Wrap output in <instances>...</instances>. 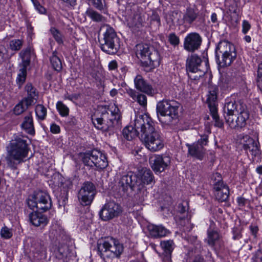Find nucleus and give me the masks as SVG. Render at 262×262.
Returning a JSON list of instances; mask_svg holds the SVG:
<instances>
[{"label": "nucleus", "mask_w": 262, "mask_h": 262, "mask_svg": "<svg viewBox=\"0 0 262 262\" xmlns=\"http://www.w3.org/2000/svg\"><path fill=\"white\" fill-rule=\"evenodd\" d=\"M240 105H245L243 103H236L235 101L227 102L224 107V117L226 118L227 116H231L237 113V110Z\"/></svg>", "instance_id": "c756f323"}, {"label": "nucleus", "mask_w": 262, "mask_h": 262, "mask_svg": "<svg viewBox=\"0 0 262 262\" xmlns=\"http://www.w3.org/2000/svg\"><path fill=\"white\" fill-rule=\"evenodd\" d=\"M68 201V191H66L63 195L60 196L58 199V204L60 207L64 206Z\"/></svg>", "instance_id": "864d4df0"}, {"label": "nucleus", "mask_w": 262, "mask_h": 262, "mask_svg": "<svg viewBox=\"0 0 262 262\" xmlns=\"http://www.w3.org/2000/svg\"><path fill=\"white\" fill-rule=\"evenodd\" d=\"M208 142V136L204 135L197 142L192 144H187L188 149V154L192 157L198 159L202 160L205 153V149L204 146L206 145Z\"/></svg>", "instance_id": "2eb2a0df"}, {"label": "nucleus", "mask_w": 262, "mask_h": 262, "mask_svg": "<svg viewBox=\"0 0 262 262\" xmlns=\"http://www.w3.org/2000/svg\"><path fill=\"white\" fill-rule=\"evenodd\" d=\"M100 31H104L99 41L101 49L108 54H116L119 48V38L114 29L107 25L101 26Z\"/></svg>", "instance_id": "39448f33"}, {"label": "nucleus", "mask_w": 262, "mask_h": 262, "mask_svg": "<svg viewBox=\"0 0 262 262\" xmlns=\"http://www.w3.org/2000/svg\"><path fill=\"white\" fill-rule=\"evenodd\" d=\"M23 46V41L20 39H13L10 41V49L13 51L19 50Z\"/></svg>", "instance_id": "49530a36"}, {"label": "nucleus", "mask_w": 262, "mask_h": 262, "mask_svg": "<svg viewBox=\"0 0 262 262\" xmlns=\"http://www.w3.org/2000/svg\"><path fill=\"white\" fill-rule=\"evenodd\" d=\"M63 233L62 230L57 225H53L50 231V237L57 239Z\"/></svg>", "instance_id": "ea45409f"}, {"label": "nucleus", "mask_w": 262, "mask_h": 262, "mask_svg": "<svg viewBox=\"0 0 262 262\" xmlns=\"http://www.w3.org/2000/svg\"><path fill=\"white\" fill-rule=\"evenodd\" d=\"M179 211L181 213H184L188 209V203L185 202L180 204L178 206Z\"/></svg>", "instance_id": "4d7b16f0"}, {"label": "nucleus", "mask_w": 262, "mask_h": 262, "mask_svg": "<svg viewBox=\"0 0 262 262\" xmlns=\"http://www.w3.org/2000/svg\"><path fill=\"white\" fill-rule=\"evenodd\" d=\"M218 92V88L215 85L209 88L206 102L210 110L213 111L217 108Z\"/></svg>", "instance_id": "5701e85b"}, {"label": "nucleus", "mask_w": 262, "mask_h": 262, "mask_svg": "<svg viewBox=\"0 0 262 262\" xmlns=\"http://www.w3.org/2000/svg\"><path fill=\"white\" fill-rule=\"evenodd\" d=\"M30 222L34 226H44L48 223V219L46 215L38 211H32L28 215Z\"/></svg>", "instance_id": "aec40b11"}, {"label": "nucleus", "mask_w": 262, "mask_h": 262, "mask_svg": "<svg viewBox=\"0 0 262 262\" xmlns=\"http://www.w3.org/2000/svg\"><path fill=\"white\" fill-rule=\"evenodd\" d=\"M136 100L141 105L145 106L147 104V98L146 96L142 94H137L136 97Z\"/></svg>", "instance_id": "603ef678"}, {"label": "nucleus", "mask_w": 262, "mask_h": 262, "mask_svg": "<svg viewBox=\"0 0 262 262\" xmlns=\"http://www.w3.org/2000/svg\"><path fill=\"white\" fill-rule=\"evenodd\" d=\"M121 115L119 108L115 104L106 109L102 107L101 116L92 118L94 126L98 129L103 132H113L115 127L118 125Z\"/></svg>", "instance_id": "7ed1b4c3"}, {"label": "nucleus", "mask_w": 262, "mask_h": 262, "mask_svg": "<svg viewBox=\"0 0 262 262\" xmlns=\"http://www.w3.org/2000/svg\"><path fill=\"white\" fill-rule=\"evenodd\" d=\"M29 54H30L29 51L27 50L25 51H22L19 54L20 56L22 59L23 62V68H25L26 69L27 67L30 63V60L28 59L27 58H26V56L27 55H29Z\"/></svg>", "instance_id": "8fccbe9b"}, {"label": "nucleus", "mask_w": 262, "mask_h": 262, "mask_svg": "<svg viewBox=\"0 0 262 262\" xmlns=\"http://www.w3.org/2000/svg\"><path fill=\"white\" fill-rule=\"evenodd\" d=\"M127 94L131 97L134 100L136 99L137 94L136 91L132 89H129L127 91Z\"/></svg>", "instance_id": "0e129e2a"}, {"label": "nucleus", "mask_w": 262, "mask_h": 262, "mask_svg": "<svg viewBox=\"0 0 262 262\" xmlns=\"http://www.w3.org/2000/svg\"><path fill=\"white\" fill-rule=\"evenodd\" d=\"M160 246L163 250L162 258L163 262H171V255L174 248V243L172 240L163 241Z\"/></svg>", "instance_id": "4be33fe9"}, {"label": "nucleus", "mask_w": 262, "mask_h": 262, "mask_svg": "<svg viewBox=\"0 0 262 262\" xmlns=\"http://www.w3.org/2000/svg\"><path fill=\"white\" fill-rule=\"evenodd\" d=\"M244 139H246V143L243 145L244 149L248 152L249 151L252 156L256 157L260 154V151L258 146V142L255 141L252 138L246 136Z\"/></svg>", "instance_id": "b1692460"}, {"label": "nucleus", "mask_w": 262, "mask_h": 262, "mask_svg": "<svg viewBox=\"0 0 262 262\" xmlns=\"http://www.w3.org/2000/svg\"><path fill=\"white\" fill-rule=\"evenodd\" d=\"M26 75L27 71L25 68H22L19 70L16 81L20 85H21L25 81Z\"/></svg>", "instance_id": "c03bdc74"}, {"label": "nucleus", "mask_w": 262, "mask_h": 262, "mask_svg": "<svg viewBox=\"0 0 262 262\" xmlns=\"http://www.w3.org/2000/svg\"><path fill=\"white\" fill-rule=\"evenodd\" d=\"M134 14L130 16L127 21L129 27L133 29H140L145 23V14L142 13L137 8H133Z\"/></svg>", "instance_id": "a211bd4d"}, {"label": "nucleus", "mask_w": 262, "mask_h": 262, "mask_svg": "<svg viewBox=\"0 0 262 262\" xmlns=\"http://www.w3.org/2000/svg\"><path fill=\"white\" fill-rule=\"evenodd\" d=\"M35 114L37 119L42 121L47 116V108L42 104H37L35 106Z\"/></svg>", "instance_id": "c9c22d12"}, {"label": "nucleus", "mask_w": 262, "mask_h": 262, "mask_svg": "<svg viewBox=\"0 0 262 262\" xmlns=\"http://www.w3.org/2000/svg\"><path fill=\"white\" fill-rule=\"evenodd\" d=\"M150 27L155 30H157L161 25L160 18L158 14L152 12L149 17Z\"/></svg>", "instance_id": "4c0bfd02"}, {"label": "nucleus", "mask_w": 262, "mask_h": 262, "mask_svg": "<svg viewBox=\"0 0 262 262\" xmlns=\"http://www.w3.org/2000/svg\"><path fill=\"white\" fill-rule=\"evenodd\" d=\"M148 229L150 235L153 237L165 236L168 233V230L161 225H150L148 226Z\"/></svg>", "instance_id": "cd10ccee"}, {"label": "nucleus", "mask_w": 262, "mask_h": 262, "mask_svg": "<svg viewBox=\"0 0 262 262\" xmlns=\"http://www.w3.org/2000/svg\"><path fill=\"white\" fill-rule=\"evenodd\" d=\"M50 62L53 68L58 72L62 69V63L60 59L57 56V52L55 51L52 53V56L50 57Z\"/></svg>", "instance_id": "72a5a7b5"}, {"label": "nucleus", "mask_w": 262, "mask_h": 262, "mask_svg": "<svg viewBox=\"0 0 262 262\" xmlns=\"http://www.w3.org/2000/svg\"><path fill=\"white\" fill-rule=\"evenodd\" d=\"M117 94L118 91L115 89H113L110 91V95L112 97L115 96Z\"/></svg>", "instance_id": "774afa93"}, {"label": "nucleus", "mask_w": 262, "mask_h": 262, "mask_svg": "<svg viewBox=\"0 0 262 262\" xmlns=\"http://www.w3.org/2000/svg\"><path fill=\"white\" fill-rule=\"evenodd\" d=\"M31 1L32 2L36 10H37L40 13L44 14L46 12V9L40 4L38 1L37 0H31Z\"/></svg>", "instance_id": "5fc2aeb1"}, {"label": "nucleus", "mask_w": 262, "mask_h": 262, "mask_svg": "<svg viewBox=\"0 0 262 262\" xmlns=\"http://www.w3.org/2000/svg\"><path fill=\"white\" fill-rule=\"evenodd\" d=\"M25 90L27 93V97L24 99L27 102V104L33 105L34 103L36 97L37 96L36 89L31 83H28L25 86Z\"/></svg>", "instance_id": "7c9ffc66"}, {"label": "nucleus", "mask_w": 262, "mask_h": 262, "mask_svg": "<svg viewBox=\"0 0 262 262\" xmlns=\"http://www.w3.org/2000/svg\"><path fill=\"white\" fill-rule=\"evenodd\" d=\"M235 46L226 40L220 41L215 49V57L221 67L230 66L236 57Z\"/></svg>", "instance_id": "0eeeda50"}, {"label": "nucleus", "mask_w": 262, "mask_h": 262, "mask_svg": "<svg viewBox=\"0 0 262 262\" xmlns=\"http://www.w3.org/2000/svg\"><path fill=\"white\" fill-rule=\"evenodd\" d=\"M135 126L140 130L145 146L151 152H156L164 147V142L159 132L156 130L154 123L147 114L136 116Z\"/></svg>", "instance_id": "f257e3e1"}, {"label": "nucleus", "mask_w": 262, "mask_h": 262, "mask_svg": "<svg viewBox=\"0 0 262 262\" xmlns=\"http://www.w3.org/2000/svg\"><path fill=\"white\" fill-rule=\"evenodd\" d=\"M83 163L88 166H96L103 169L107 166L105 156L100 151L94 149L80 154Z\"/></svg>", "instance_id": "9b49d317"}, {"label": "nucleus", "mask_w": 262, "mask_h": 262, "mask_svg": "<svg viewBox=\"0 0 262 262\" xmlns=\"http://www.w3.org/2000/svg\"><path fill=\"white\" fill-rule=\"evenodd\" d=\"M97 247L98 254L103 258L119 257L124 249L123 245L112 237L99 240Z\"/></svg>", "instance_id": "423d86ee"}, {"label": "nucleus", "mask_w": 262, "mask_h": 262, "mask_svg": "<svg viewBox=\"0 0 262 262\" xmlns=\"http://www.w3.org/2000/svg\"><path fill=\"white\" fill-rule=\"evenodd\" d=\"M168 39L173 47L178 46L180 44V38L174 33H170L168 36Z\"/></svg>", "instance_id": "de8ad7c7"}, {"label": "nucleus", "mask_w": 262, "mask_h": 262, "mask_svg": "<svg viewBox=\"0 0 262 262\" xmlns=\"http://www.w3.org/2000/svg\"><path fill=\"white\" fill-rule=\"evenodd\" d=\"M135 126V120H134V127L128 126L125 127L122 131V134L124 138L130 141L139 135L140 130H137Z\"/></svg>", "instance_id": "2f4dec72"}, {"label": "nucleus", "mask_w": 262, "mask_h": 262, "mask_svg": "<svg viewBox=\"0 0 262 262\" xmlns=\"http://www.w3.org/2000/svg\"><path fill=\"white\" fill-rule=\"evenodd\" d=\"M252 262H262V251L258 250L252 257Z\"/></svg>", "instance_id": "6e6d98bb"}, {"label": "nucleus", "mask_w": 262, "mask_h": 262, "mask_svg": "<svg viewBox=\"0 0 262 262\" xmlns=\"http://www.w3.org/2000/svg\"><path fill=\"white\" fill-rule=\"evenodd\" d=\"M50 130L53 134H58L60 131V127L56 124H52L50 127Z\"/></svg>", "instance_id": "bf43d9fd"}, {"label": "nucleus", "mask_w": 262, "mask_h": 262, "mask_svg": "<svg viewBox=\"0 0 262 262\" xmlns=\"http://www.w3.org/2000/svg\"><path fill=\"white\" fill-rule=\"evenodd\" d=\"M211 21L215 23L217 21V15L215 13H213L211 16Z\"/></svg>", "instance_id": "338daca9"}, {"label": "nucleus", "mask_w": 262, "mask_h": 262, "mask_svg": "<svg viewBox=\"0 0 262 262\" xmlns=\"http://www.w3.org/2000/svg\"><path fill=\"white\" fill-rule=\"evenodd\" d=\"M56 107L61 116L63 117L68 116L69 109L61 101L57 102L56 104Z\"/></svg>", "instance_id": "a19ab883"}, {"label": "nucleus", "mask_w": 262, "mask_h": 262, "mask_svg": "<svg viewBox=\"0 0 262 262\" xmlns=\"http://www.w3.org/2000/svg\"><path fill=\"white\" fill-rule=\"evenodd\" d=\"M202 43V38L197 33H190L185 37L184 48L188 52H193L200 48Z\"/></svg>", "instance_id": "f3484780"}, {"label": "nucleus", "mask_w": 262, "mask_h": 262, "mask_svg": "<svg viewBox=\"0 0 262 262\" xmlns=\"http://www.w3.org/2000/svg\"><path fill=\"white\" fill-rule=\"evenodd\" d=\"M73 254L74 253L70 250L69 246L67 245H62L59 246L56 252V257L64 261H67Z\"/></svg>", "instance_id": "bb28decb"}, {"label": "nucleus", "mask_w": 262, "mask_h": 262, "mask_svg": "<svg viewBox=\"0 0 262 262\" xmlns=\"http://www.w3.org/2000/svg\"><path fill=\"white\" fill-rule=\"evenodd\" d=\"M226 122L230 126L231 128L237 129L240 128L238 125V118H237V113L231 116H227L225 118Z\"/></svg>", "instance_id": "58836bf2"}, {"label": "nucleus", "mask_w": 262, "mask_h": 262, "mask_svg": "<svg viewBox=\"0 0 262 262\" xmlns=\"http://www.w3.org/2000/svg\"><path fill=\"white\" fill-rule=\"evenodd\" d=\"M122 212L120 205L114 201L106 203L99 212L100 217L103 221H108L118 216Z\"/></svg>", "instance_id": "4468645a"}, {"label": "nucleus", "mask_w": 262, "mask_h": 262, "mask_svg": "<svg viewBox=\"0 0 262 262\" xmlns=\"http://www.w3.org/2000/svg\"><path fill=\"white\" fill-rule=\"evenodd\" d=\"M154 179L152 172L149 169L144 170L140 176L128 172L122 176L119 180L118 185L119 192L120 195H124L129 188L132 191L140 192L143 198L147 194L145 185L151 184L154 181ZM143 201L144 198H141L140 200L141 202Z\"/></svg>", "instance_id": "f03ea898"}, {"label": "nucleus", "mask_w": 262, "mask_h": 262, "mask_svg": "<svg viewBox=\"0 0 262 262\" xmlns=\"http://www.w3.org/2000/svg\"><path fill=\"white\" fill-rule=\"evenodd\" d=\"M198 16L196 11L191 8H187L186 12L183 15L181 19H178V24L179 25H191L194 21L196 20Z\"/></svg>", "instance_id": "393cba45"}, {"label": "nucleus", "mask_w": 262, "mask_h": 262, "mask_svg": "<svg viewBox=\"0 0 262 262\" xmlns=\"http://www.w3.org/2000/svg\"><path fill=\"white\" fill-rule=\"evenodd\" d=\"M32 104H27V102L23 99L19 103L16 104L13 108L14 113L16 115H19L26 111Z\"/></svg>", "instance_id": "e433bc0d"}, {"label": "nucleus", "mask_w": 262, "mask_h": 262, "mask_svg": "<svg viewBox=\"0 0 262 262\" xmlns=\"http://www.w3.org/2000/svg\"><path fill=\"white\" fill-rule=\"evenodd\" d=\"M201 58L196 54L191 55L186 61L188 77L193 80H198L203 76L207 70V67L202 66Z\"/></svg>", "instance_id": "f8f14e48"}, {"label": "nucleus", "mask_w": 262, "mask_h": 262, "mask_svg": "<svg viewBox=\"0 0 262 262\" xmlns=\"http://www.w3.org/2000/svg\"><path fill=\"white\" fill-rule=\"evenodd\" d=\"M237 202L238 206L241 207H243L247 203V200L243 197H238L237 199Z\"/></svg>", "instance_id": "680f3d73"}, {"label": "nucleus", "mask_w": 262, "mask_h": 262, "mask_svg": "<svg viewBox=\"0 0 262 262\" xmlns=\"http://www.w3.org/2000/svg\"><path fill=\"white\" fill-rule=\"evenodd\" d=\"M8 151L9 156L7 157V161L9 164L12 159L17 161L18 163H20L28 155V147L27 140L17 138L13 141Z\"/></svg>", "instance_id": "1a4fd4ad"}, {"label": "nucleus", "mask_w": 262, "mask_h": 262, "mask_svg": "<svg viewBox=\"0 0 262 262\" xmlns=\"http://www.w3.org/2000/svg\"><path fill=\"white\" fill-rule=\"evenodd\" d=\"M214 195L220 202L226 201L229 196V188L226 184H215L213 187Z\"/></svg>", "instance_id": "6ab92c4d"}, {"label": "nucleus", "mask_w": 262, "mask_h": 262, "mask_svg": "<svg viewBox=\"0 0 262 262\" xmlns=\"http://www.w3.org/2000/svg\"><path fill=\"white\" fill-rule=\"evenodd\" d=\"M211 180L213 182V187H214L215 184H224L222 180V178L221 174L218 172H216L212 174Z\"/></svg>", "instance_id": "3c124183"}, {"label": "nucleus", "mask_w": 262, "mask_h": 262, "mask_svg": "<svg viewBox=\"0 0 262 262\" xmlns=\"http://www.w3.org/2000/svg\"><path fill=\"white\" fill-rule=\"evenodd\" d=\"M134 83L136 88L139 91L148 95H152L153 89L151 85L148 83L140 75H138L134 79Z\"/></svg>", "instance_id": "412c9836"}, {"label": "nucleus", "mask_w": 262, "mask_h": 262, "mask_svg": "<svg viewBox=\"0 0 262 262\" xmlns=\"http://www.w3.org/2000/svg\"><path fill=\"white\" fill-rule=\"evenodd\" d=\"M21 127L28 134L31 135H34L35 129L31 113H28L24 117L21 124Z\"/></svg>", "instance_id": "a878e982"}, {"label": "nucleus", "mask_w": 262, "mask_h": 262, "mask_svg": "<svg viewBox=\"0 0 262 262\" xmlns=\"http://www.w3.org/2000/svg\"><path fill=\"white\" fill-rule=\"evenodd\" d=\"M237 118H238V125L240 128L245 127L247 124V121L249 118V113L245 105H240L237 110Z\"/></svg>", "instance_id": "c85d7f7f"}, {"label": "nucleus", "mask_w": 262, "mask_h": 262, "mask_svg": "<svg viewBox=\"0 0 262 262\" xmlns=\"http://www.w3.org/2000/svg\"><path fill=\"white\" fill-rule=\"evenodd\" d=\"M207 235V239L206 241L208 245L211 247H213L215 243L220 238L219 232L215 230H208Z\"/></svg>", "instance_id": "f704fd0d"}, {"label": "nucleus", "mask_w": 262, "mask_h": 262, "mask_svg": "<svg viewBox=\"0 0 262 262\" xmlns=\"http://www.w3.org/2000/svg\"><path fill=\"white\" fill-rule=\"evenodd\" d=\"M149 163L156 173H161L170 164V158L166 155H154L149 158Z\"/></svg>", "instance_id": "dca6fc26"}, {"label": "nucleus", "mask_w": 262, "mask_h": 262, "mask_svg": "<svg viewBox=\"0 0 262 262\" xmlns=\"http://www.w3.org/2000/svg\"><path fill=\"white\" fill-rule=\"evenodd\" d=\"M50 32L58 44L63 43L62 35L57 29L52 27L50 29Z\"/></svg>", "instance_id": "37998d69"}, {"label": "nucleus", "mask_w": 262, "mask_h": 262, "mask_svg": "<svg viewBox=\"0 0 262 262\" xmlns=\"http://www.w3.org/2000/svg\"><path fill=\"white\" fill-rule=\"evenodd\" d=\"M210 112L213 120L214 121V125L218 127H222L223 126V122L219 118L217 108L214 109L213 111L211 110Z\"/></svg>", "instance_id": "79ce46f5"}, {"label": "nucleus", "mask_w": 262, "mask_h": 262, "mask_svg": "<svg viewBox=\"0 0 262 262\" xmlns=\"http://www.w3.org/2000/svg\"><path fill=\"white\" fill-rule=\"evenodd\" d=\"M177 103L174 101L162 100L157 105V112L159 121L165 124H170L178 117Z\"/></svg>", "instance_id": "6e6552de"}, {"label": "nucleus", "mask_w": 262, "mask_h": 262, "mask_svg": "<svg viewBox=\"0 0 262 262\" xmlns=\"http://www.w3.org/2000/svg\"><path fill=\"white\" fill-rule=\"evenodd\" d=\"M28 207L33 210L34 208L43 212L47 211L52 207V202L49 194L42 191L35 192L29 196L27 201Z\"/></svg>", "instance_id": "9d476101"}, {"label": "nucleus", "mask_w": 262, "mask_h": 262, "mask_svg": "<svg viewBox=\"0 0 262 262\" xmlns=\"http://www.w3.org/2000/svg\"><path fill=\"white\" fill-rule=\"evenodd\" d=\"M256 83L259 89L262 91V63H259L258 66Z\"/></svg>", "instance_id": "a18cd8bd"}, {"label": "nucleus", "mask_w": 262, "mask_h": 262, "mask_svg": "<svg viewBox=\"0 0 262 262\" xmlns=\"http://www.w3.org/2000/svg\"><path fill=\"white\" fill-rule=\"evenodd\" d=\"M96 190L94 185L91 182H85L78 194V198L80 204L83 206L90 205L95 195Z\"/></svg>", "instance_id": "ddd939ff"}, {"label": "nucleus", "mask_w": 262, "mask_h": 262, "mask_svg": "<svg viewBox=\"0 0 262 262\" xmlns=\"http://www.w3.org/2000/svg\"><path fill=\"white\" fill-rule=\"evenodd\" d=\"M251 28L250 23L246 20H244L242 23V32L246 34Z\"/></svg>", "instance_id": "13d9d810"}, {"label": "nucleus", "mask_w": 262, "mask_h": 262, "mask_svg": "<svg viewBox=\"0 0 262 262\" xmlns=\"http://www.w3.org/2000/svg\"><path fill=\"white\" fill-rule=\"evenodd\" d=\"M250 230L252 233V234L254 236H255L257 231H258V228L256 226H250Z\"/></svg>", "instance_id": "69168bd1"}, {"label": "nucleus", "mask_w": 262, "mask_h": 262, "mask_svg": "<svg viewBox=\"0 0 262 262\" xmlns=\"http://www.w3.org/2000/svg\"><path fill=\"white\" fill-rule=\"evenodd\" d=\"M188 262H205V260L202 256L198 254Z\"/></svg>", "instance_id": "052dcab7"}, {"label": "nucleus", "mask_w": 262, "mask_h": 262, "mask_svg": "<svg viewBox=\"0 0 262 262\" xmlns=\"http://www.w3.org/2000/svg\"><path fill=\"white\" fill-rule=\"evenodd\" d=\"M12 229L4 226L1 230V235L5 239H9L12 236Z\"/></svg>", "instance_id": "09e8293b"}, {"label": "nucleus", "mask_w": 262, "mask_h": 262, "mask_svg": "<svg viewBox=\"0 0 262 262\" xmlns=\"http://www.w3.org/2000/svg\"><path fill=\"white\" fill-rule=\"evenodd\" d=\"M85 14L94 21L104 22L105 20L104 16L92 8L90 7L88 8L85 12Z\"/></svg>", "instance_id": "473e14b6"}, {"label": "nucleus", "mask_w": 262, "mask_h": 262, "mask_svg": "<svg viewBox=\"0 0 262 262\" xmlns=\"http://www.w3.org/2000/svg\"><path fill=\"white\" fill-rule=\"evenodd\" d=\"M118 66L116 60L111 61L108 64V69L110 70H114L117 69Z\"/></svg>", "instance_id": "e2e57ef3"}, {"label": "nucleus", "mask_w": 262, "mask_h": 262, "mask_svg": "<svg viewBox=\"0 0 262 262\" xmlns=\"http://www.w3.org/2000/svg\"><path fill=\"white\" fill-rule=\"evenodd\" d=\"M136 54L146 72L151 71L160 64L159 53L152 46L147 44H138L136 46Z\"/></svg>", "instance_id": "20e7f679"}]
</instances>
